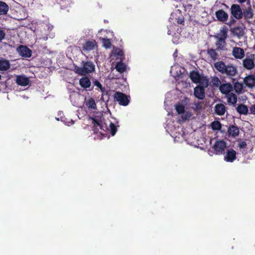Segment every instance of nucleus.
<instances>
[{"instance_id": "nucleus-14", "label": "nucleus", "mask_w": 255, "mask_h": 255, "mask_svg": "<svg viewBox=\"0 0 255 255\" xmlns=\"http://www.w3.org/2000/svg\"><path fill=\"white\" fill-rule=\"evenodd\" d=\"M97 46V43L95 40H87L83 45V50L84 51H91Z\"/></svg>"}, {"instance_id": "nucleus-13", "label": "nucleus", "mask_w": 255, "mask_h": 255, "mask_svg": "<svg viewBox=\"0 0 255 255\" xmlns=\"http://www.w3.org/2000/svg\"><path fill=\"white\" fill-rule=\"evenodd\" d=\"M219 88L221 93L226 95L231 93L233 90V87L231 83H227L221 84Z\"/></svg>"}, {"instance_id": "nucleus-36", "label": "nucleus", "mask_w": 255, "mask_h": 255, "mask_svg": "<svg viewBox=\"0 0 255 255\" xmlns=\"http://www.w3.org/2000/svg\"><path fill=\"white\" fill-rule=\"evenodd\" d=\"M211 126L213 130H220L222 128L221 124L219 121H214Z\"/></svg>"}, {"instance_id": "nucleus-19", "label": "nucleus", "mask_w": 255, "mask_h": 255, "mask_svg": "<svg viewBox=\"0 0 255 255\" xmlns=\"http://www.w3.org/2000/svg\"><path fill=\"white\" fill-rule=\"evenodd\" d=\"M215 112L219 116H223L225 114L226 111V107L223 104H217L215 106Z\"/></svg>"}, {"instance_id": "nucleus-25", "label": "nucleus", "mask_w": 255, "mask_h": 255, "mask_svg": "<svg viewBox=\"0 0 255 255\" xmlns=\"http://www.w3.org/2000/svg\"><path fill=\"white\" fill-rule=\"evenodd\" d=\"M86 106L89 109L96 110L97 106L95 100L93 98H89L86 102Z\"/></svg>"}, {"instance_id": "nucleus-22", "label": "nucleus", "mask_w": 255, "mask_h": 255, "mask_svg": "<svg viewBox=\"0 0 255 255\" xmlns=\"http://www.w3.org/2000/svg\"><path fill=\"white\" fill-rule=\"evenodd\" d=\"M190 78L192 81L194 83H199L201 82V77L199 73L195 71L190 72Z\"/></svg>"}, {"instance_id": "nucleus-38", "label": "nucleus", "mask_w": 255, "mask_h": 255, "mask_svg": "<svg viewBox=\"0 0 255 255\" xmlns=\"http://www.w3.org/2000/svg\"><path fill=\"white\" fill-rule=\"evenodd\" d=\"M191 108L196 112L200 111L202 109L201 102H198L197 103H194Z\"/></svg>"}, {"instance_id": "nucleus-41", "label": "nucleus", "mask_w": 255, "mask_h": 255, "mask_svg": "<svg viewBox=\"0 0 255 255\" xmlns=\"http://www.w3.org/2000/svg\"><path fill=\"white\" fill-rule=\"evenodd\" d=\"M239 147L241 148H245L247 146V143L245 141H241L239 143Z\"/></svg>"}, {"instance_id": "nucleus-40", "label": "nucleus", "mask_w": 255, "mask_h": 255, "mask_svg": "<svg viewBox=\"0 0 255 255\" xmlns=\"http://www.w3.org/2000/svg\"><path fill=\"white\" fill-rule=\"evenodd\" d=\"M236 22V20L235 18L231 16V17L229 21L227 23L229 26H232Z\"/></svg>"}, {"instance_id": "nucleus-47", "label": "nucleus", "mask_w": 255, "mask_h": 255, "mask_svg": "<svg viewBox=\"0 0 255 255\" xmlns=\"http://www.w3.org/2000/svg\"><path fill=\"white\" fill-rule=\"evenodd\" d=\"M238 0L241 3H243L246 1V0Z\"/></svg>"}, {"instance_id": "nucleus-12", "label": "nucleus", "mask_w": 255, "mask_h": 255, "mask_svg": "<svg viewBox=\"0 0 255 255\" xmlns=\"http://www.w3.org/2000/svg\"><path fill=\"white\" fill-rule=\"evenodd\" d=\"M232 55L236 58L238 59H242L245 57V51L243 49L235 47L232 50Z\"/></svg>"}, {"instance_id": "nucleus-5", "label": "nucleus", "mask_w": 255, "mask_h": 255, "mask_svg": "<svg viewBox=\"0 0 255 255\" xmlns=\"http://www.w3.org/2000/svg\"><path fill=\"white\" fill-rule=\"evenodd\" d=\"M231 14L232 17L236 19H241L243 18V10L240 5L238 4H233L231 5Z\"/></svg>"}, {"instance_id": "nucleus-3", "label": "nucleus", "mask_w": 255, "mask_h": 255, "mask_svg": "<svg viewBox=\"0 0 255 255\" xmlns=\"http://www.w3.org/2000/svg\"><path fill=\"white\" fill-rule=\"evenodd\" d=\"M90 119L92 121V124H93L92 129L95 133H98L100 129L104 131H107L108 129V124L106 123L103 124L101 120L91 117H90Z\"/></svg>"}, {"instance_id": "nucleus-2", "label": "nucleus", "mask_w": 255, "mask_h": 255, "mask_svg": "<svg viewBox=\"0 0 255 255\" xmlns=\"http://www.w3.org/2000/svg\"><path fill=\"white\" fill-rule=\"evenodd\" d=\"M82 67H80L76 65H74V71L77 74L82 76H86L93 72L95 70V66L94 63L89 61H82Z\"/></svg>"}, {"instance_id": "nucleus-35", "label": "nucleus", "mask_w": 255, "mask_h": 255, "mask_svg": "<svg viewBox=\"0 0 255 255\" xmlns=\"http://www.w3.org/2000/svg\"><path fill=\"white\" fill-rule=\"evenodd\" d=\"M175 109L178 114L184 113L185 111L184 106L182 104H177L175 106Z\"/></svg>"}, {"instance_id": "nucleus-34", "label": "nucleus", "mask_w": 255, "mask_h": 255, "mask_svg": "<svg viewBox=\"0 0 255 255\" xmlns=\"http://www.w3.org/2000/svg\"><path fill=\"white\" fill-rule=\"evenodd\" d=\"M234 88L236 92L241 93L243 89V85L238 82H236L234 84Z\"/></svg>"}, {"instance_id": "nucleus-43", "label": "nucleus", "mask_w": 255, "mask_h": 255, "mask_svg": "<svg viewBox=\"0 0 255 255\" xmlns=\"http://www.w3.org/2000/svg\"><path fill=\"white\" fill-rule=\"evenodd\" d=\"M177 23L180 24H184V18L183 16L179 17L177 18Z\"/></svg>"}, {"instance_id": "nucleus-11", "label": "nucleus", "mask_w": 255, "mask_h": 255, "mask_svg": "<svg viewBox=\"0 0 255 255\" xmlns=\"http://www.w3.org/2000/svg\"><path fill=\"white\" fill-rule=\"evenodd\" d=\"M194 95L198 99L203 100L205 96L204 87L201 86H196L194 89Z\"/></svg>"}, {"instance_id": "nucleus-17", "label": "nucleus", "mask_w": 255, "mask_h": 255, "mask_svg": "<svg viewBox=\"0 0 255 255\" xmlns=\"http://www.w3.org/2000/svg\"><path fill=\"white\" fill-rule=\"evenodd\" d=\"M16 83L18 85L26 86L29 84V80L28 78L24 76L19 75L16 77Z\"/></svg>"}, {"instance_id": "nucleus-21", "label": "nucleus", "mask_w": 255, "mask_h": 255, "mask_svg": "<svg viewBox=\"0 0 255 255\" xmlns=\"http://www.w3.org/2000/svg\"><path fill=\"white\" fill-rule=\"evenodd\" d=\"M216 50L213 48L208 49L207 50V54L212 61H215L218 59L219 55Z\"/></svg>"}, {"instance_id": "nucleus-45", "label": "nucleus", "mask_w": 255, "mask_h": 255, "mask_svg": "<svg viewBox=\"0 0 255 255\" xmlns=\"http://www.w3.org/2000/svg\"><path fill=\"white\" fill-rule=\"evenodd\" d=\"M251 112L253 114H255V105L251 108Z\"/></svg>"}, {"instance_id": "nucleus-8", "label": "nucleus", "mask_w": 255, "mask_h": 255, "mask_svg": "<svg viewBox=\"0 0 255 255\" xmlns=\"http://www.w3.org/2000/svg\"><path fill=\"white\" fill-rule=\"evenodd\" d=\"M237 152L232 148L228 149L224 155V160L227 162H233L237 158Z\"/></svg>"}, {"instance_id": "nucleus-1", "label": "nucleus", "mask_w": 255, "mask_h": 255, "mask_svg": "<svg viewBox=\"0 0 255 255\" xmlns=\"http://www.w3.org/2000/svg\"><path fill=\"white\" fill-rule=\"evenodd\" d=\"M214 66L220 73L226 75L227 77L230 78H232L237 73L236 66L232 64L226 65L222 61L215 63Z\"/></svg>"}, {"instance_id": "nucleus-42", "label": "nucleus", "mask_w": 255, "mask_h": 255, "mask_svg": "<svg viewBox=\"0 0 255 255\" xmlns=\"http://www.w3.org/2000/svg\"><path fill=\"white\" fill-rule=\"evenodd\" d=\"M202 84V87H207L208 85V80L207 79H204L202 81H201L200 82Z\"/></svg>"}, {"instance_id": "nucleus-6", "label": "nucleus", "mask_w": 255, "mask_h": 255, "mask_svg": "<svg viewBox=\"0 0 255 255\" xmlns=\"http://www.w3.org/2000/svg\"><path fill=\"white\" fill-rule=\"evenodd\" d=\"M226 144V142L223 140L216 141L213 145V148L216 153L220 155L224 154Z\"/></svg>"}, {"instance_id": "nucleus-16", "label": "nucleus", "mask_w": 255, "mask_h": 255, "mask_svg": "<svg viewBox=\"0 0 255 255\" xmlns=\"http://www.w3.org/2000/svg\"><path fill=\"white\" fill-rule=\"evenodd\" d=\"M79 85L82 88L85 89H87L90 88L91 86V82L88 77L84 76L80 79Z\"/></svg>"}, {"instance_id": "nucleus-33", "label": "nucleus", "mask_w": 255, "mask_h": 255, "mask_svg": "<svg viewBox=\"0 0 255 255\" xmlns=\"http://www.w3.org/2000/svg\"><path fill=\"white\" fill-rule=\"evenodd\" d=\"M211 83H212L213 86H215L216 87H219L221 85V82L220 80L218 77L214 76L212 78L211 80Z\"/></svg>"}, {"instance_id": "nucleus-30", "label": "nucleus", "mask_w": 255, "mask_h": 255, "mask_svg": "<svg viewBox=\"0 0 255 255\" xmlns=\"http://www.w3.org/2000/svg\"><path fill=\"white\" fill-rule=\"evenodd\" d=\"M116 69L119 72L123 73L126 70V65L124 63L120 62L116 64Z\"/></svg>"}, {"instance_id": "nucleus-20", "label": "nucleus", "mask_w": 255, "mask_h": 255, "mask_svg": "<svg viewBox=\"0 0 255 255\" xmlns=\"http://www.w3.org/2000/svg\"><path fill=\"white\" fill-rule=\"evenodd\" d=\"M231 31L233 34L238 38H241L245 34L244 28L239 26L234 27Z\"/></svg>"}, {"instance_id": "nucleus-46", "label": "nucleus", "mask_w": 255, "mask_h": 255, "mask_svg": "<svg viewBox=\"0 0 255 255\" xmlns=\"http://www.w3.org/2000/svg\"><path fill=\"white\" fill-rule=\"evenodd\" d=\"M118 55H120V56H123V54H124V52L123 51L121 50L119 52H118Z\"/></svg>"}, {"instance_id": "nucleus-18", "label": "nucleus", "mask_w": 255, "mask_h": 255, "mask_svg": "<svg viewBox=\"0 0 255 255\" xmlns=\"http://www.w3.org/2000/svg\"><path fill=\"white\" fill-rule=\"evenodd\" d=\"M244 83L249 88H253L255 86V77L253 75L246 77L244 80Z\"/></svg>"}, {"instance_id": "nucleus-10", "label": "nucleus", "mask_w": 255, "mask_h": 255, "mask_svg": "<svg viewBox=\"0 0 255 255\" xmlns=\"http://www.w3.org/2000/svg\"><path fill=\"white\" fill-rule=\"evenodd\" d=\"M215 15L217 20L222 22H226L229 17L228 14L223 9H219L216 11Z\"/></svg>"}, {"instance_id": "nucleus-26", "label": "nucleus", "mask_w": 255, "mask_h": 255, "mask_svg": "<svg viewBox=\"0 0 255 255\" xmlns=\"http://www.w3.org/2000/svg\"><path fill=\"white\" fill-rule=\"evenodd\" d=\"M237 111L241 115H247L248 113V107L243 104H240L236 108Z\"/></svg>"}, {"instance_id": "nucleus-4", "label": "nucleus", "mask_w": 255, "mask_h": 255, "mask_svg": "<svg viewBox=\"0 0 255 255\" xmlns=\"http://www.w3.org/2000/svg\"><path fill=\"white\" fill-rule=\"evenodd\" d=\"M114 98L115 101L118 102L122 106H126L129 103L130 97L122 92H116Z\"/></svg>"}, {"instance_id": "nucleus-48", "label": "nucleus", "mask_w": 255, "mask_h": 255, "mask_svg": "<svg viewBox=\"0 0 255 255\" xmlns=\"http://www.w3.org/2000/svg\"><path fill=\"white\" fill-rule=\"evenodd\" d=\"M224 5L226 6V7L229 8V6L227 4H224Z\"/></svg>"}, {"instance_id": "nucleus-28", "label": "nucleus", "mask_w": 255, "mask_h": 255, "mask_svg": "<svg viewBox=\"0 0 255 255\" xmlns=\"http://www.w3.org/2000/svg\"><path fill=\"white\" fill-rule=\"evenodd\" d=\"M226 95L227 97V102L229 103L235 105L237 103V97L235 94L230 93Z\"/></svg>"}, {"instance_id": "nucleus-32", "label": "nucleus", "mask_w": 255, "mask_h": 255, "mask_svg": "<svg viewBox=\"0 0 255 255\" xmlns=\"http://www.w3.org/2000/svg\"><path fill=\"white\" fill-rule=\"evenodd\" d=\"M228 37V30L225 28H223L220 30V33L217 38H221V40H226Z\"/></svg>"}, {"instance_id": "nucleus-31", "label": "nucleus", "mask_w": 255, "mask_h": 255, "mask_svg": "<svg viewBox=\"0 0 255 255\" xmlns=\"http://www.w3.org/2000/svg\"><path fill=\"white\" fill-rule=\"evenodd\" d=\"M108 129L107 131H110L111 134L114 135L117 131V127L111 122H109V125H108Z\"/></svg>"}, {"instance_id": "nucleus-9", "label": "nucleus", "mask_w": 255, "mask_h": 255, "mask_svg": "<svg viewBox=\"0 0 255 255\" xmlns=\"http://www.w3.org/2000/svg\"><path fill=\"white\" fill-rule=\"evenodd\" d=\"M17 50L22 57L29 58L31 56V50L26 46L20 45Z\"/></svg>"}, {"instance_id": "nucleus-29", "label": "nucleus", "mask_w": 255, "mask_h": 255, "mask_svg": "<svg viewBox=\"0 0 255 255\" xmlns=\"http://www.w3.org/2000/svg\"><path fill=\"white\" fill-rule=\"evenodd\" d=\"M216 45L217 46L216 50H223L226 45V40L223 39V40H221V38H218V40L216 43Z\"/></svg>"}, {"instance_id": "nucleus-23", "label": "nucleus", "mask_w": 255, "mask_h": 255, "mask_svg": "<svg viewBox=\"0 0 255 255\" xmlns=\"http://www.w3.org/2000/svg\"><path fill=\"white\" fill-rule=\"evenodd\" d=\"M243 14V17H244L246 19H251L254 15L253 10L251 7L244 9Z\"/></svg>"}, {"instance_id": "nucleus-27", "label": "nucleus", "mask_w": 255, "mask_h": 255, "mask_svg": "<svg viewBox=\"0 0 255 255\" xmlns=\"http://www.w3.org/2000/svg\"><path fill=\"white\" fill-rule=\"evenodd\" d=\"M8 10V5L5 2L0 1V15L6 14Z\"/></svg>"}, {"instance_id": "nucleus-44", "label": "nucleus", "mask_w": 255, "mask_h": 255, "mask_svg": "<svg viewBox=\"0 0 255 255\" xmlns=\"http://www.w3.org/2000/svg\"><path fill=\"white\" fill-rule=\"evenodd\" d=\"M5 33L4 31L0 29V41H1L5 37Z\"/></svg>"}, {"instance_id": "nucleus-49", "label": "nucleus", "mask_w": 255, "mask_h": 255, "mask_svg": "<svg viewBox=\"0 0 255 255\" xmlns=\"http://www.w3.org/2000/svg\"><path fill=\"white\" fill-rule=\"evenodd\" d=\"M1 75H0V80L1 79Z\"/></svg>"}, {"instance_id": "nucleus-37", "label": "nucleus", "mask_w": 255, "mask_h": 255, "mask_svg": "<svg viewBox=\"0 0 255 255\" xmlns=\"http://www.w3.org/2000/svg\"><path fill=\"white\" fill-rule=\"evenodd\" d=\"M102 43L103 44V46L106 48H110L111 47L112 43L110 41V40L109 39L102 38Z\"/></svg>"}, {"instance_id": "nucleus-7", "label": "nucleus", "mask_w": 255, "mask_h": 255, "mask_svg": "<svg viewBox=\"0 0 255 255\" xmlns=\"http://www.w3.org/2000/svg\"><path fill=\"white\" fill-rule=\"evenodd\" d=\"M244 67L247 70H252L255 66V57L252 55L251 57L247 56L243 60Z\"/></svg>"}, {"instance_id": "nucleus-24", "label": "nucleus", "mask_w": 255, "mask_h": 255, "mask_svg": "<svg viewBox=\"0 0 255 255\" xmlns=\"http://www.w3.org/2000/svg\"><path fill=\"white\" fill-rule=\"evenodd\" d=\"M9 61L5 59L0 60V71H6L10 68Z\"/></svg>"}, {"instance_id": "nucleus-39", "label": "nucleus", "mask_w": 255, "mask_h": 255, "mask_svg": "<svg viewBox=\"0 0 255 255\" xmlns=\"http://www.w3.org/2000/svg\"><path fill=\"white\" fill-rule=\"evenodd\" d=\"M93 83H94V85L95 86H97L98 88H99L102 92L104 91V90H105V88L104 87H103L102 84L100 83V82L98 80H95L93 81Z\"/></svg>"}, {"instance_id": "nucleus-15", "label": "nucleus", "mask_w": 255, "mask_h": 255, "mask_svg": "<svg viewBox=\"0 0 255 255\" xmlns=\"http://www.w3.org/2000/svg\"><path fill=\"white\" fill-rule=\"evenodd\" d=\"M239 128L235 125H230L228 128V133L229 136L236 137L239 134Z\"/></svg>"}]
</instances>
